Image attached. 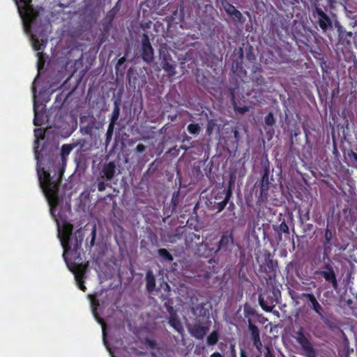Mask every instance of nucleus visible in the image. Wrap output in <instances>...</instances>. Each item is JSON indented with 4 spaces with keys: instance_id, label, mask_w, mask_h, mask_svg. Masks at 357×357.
<instances>
[{
    "instance_id": "17",
    "label": "nucleus",
    "mask_w": 357,
    "mask_h": 357,
    "mask_svg": "<svg viewBox=\"0 0 357 357\" xmlns=\"http://www.w3.org/2000/svg\"><path fill=\"white\" fill-rule=\"evenodd\" d=\"M324 241L323 242V255L322 257L324 258H328L329 257V254L332 250V240L333 237V232L329 229L328 225H327L324 231Z\"/></svg>"
},
{
    "instance_id": "7",
    "label": "nucleus",
    "mask_w": 357,
    "mask_h": 357,
    "mask_svg": "<svg viewBox=\"0 0 357 357\" xmlns=\"http://www.w3.org/2000/svg\"><path fill=\"white\" fill-rule=\"evenodd\" d=\"M141 56L146 63H151L154 59L153 48L151 44L148 34L143 33L142 38Z\"/></svg>"
},
{
    "instance_id": "1",
    "label": "nucleus",
    "mask_w": 357,
    "mask_h": 357,
    "mask_svg": "<svg viewBox=\"0 0 357 357\" xmlns=\"http://www.w3.org/2000/svg\"><path fill=\"white\" fill-rule=\"evenodd\" d=\"M42 171L43 174L38 170L39 182L52 211V208L56 207L59 203V190L63 170L60 169L59 175L56 178L51 177L50 173L44 168L42 169Z\"/></svg>"
},
{
    "instance_id": "21",
    "label": "nucleus",
    "mask_w": 357,
    "mask_h": 357,
    "mask_svg": "<svg viewBox=\"0 0 357 357\" xmlns=\"http://www.w3.org/2000/svg\"><path fill=\"white\" fill-rule=\"evenodd\" d=\"M116 172V165L114 161H110L104 165L100 172L101 177L110 181L113 178Z\"/></svg>"
},
{
    "instance_id": "13",
    "label": "nucleus",
    "mask_w": 357,
    "mask_h": 357,
    "mask_svg": "<svg viewBox=\"0 0 357 357\" xmlns=\"http://www.w3.org/2000/svg\"><path fill=\"white\" fill-rule=\"evenodd\" d=\"M262 70L258 66H253L252 72V80L253 84L259 87L261 91H264V87L266 86V82L262 75Z\"/></svg>"
},
{
    "instance_id": "29",
    "label": "nucleus",
    "mask_w": 357,
    "mask_h": 357,
    "mask_svg": "<svg viewBox=\"0 0 357 357\" xmlns=\"http://www.w3.org/2000/svg\"><path fill=\"white\" fill-rule=\"evenodd\" d=\"M119 115H120V107H119V105L117 103V102L115 101L114 107V109H113V112L112 114L109 123L116 125V123L119 119Z\"/></svg>"
},
{
    "instance_id": "23",
    "label": "nucleus",
    "mask_w": 357,
    "mask_h": 357,
    "mask_svg": "<svg viewBox=\"0 0 357 357\" xmlns=\"http://www.w3.org/2000/svg\"><path fill=\"white\" fill-rule=\"evenodd\" d=\"M273 229L278 234V239L280 241L282 238V235L283 233L287 234H289V229L284 219L282 220V222L279 225H273Z\"/></svg>"
},
{
    "instance_id": "64",
    "label": "nucleus",
    "mask_w": 357,
    "mask_h": 357,
    "mask_svg": "<svg viewBox=\"0 0 357 357\" xmlns=\"http://www.w3.org/2000/svg\"><path fill=\"white\" fill-rule=\"evenodd\" d=\"M103 333L105 334V327H102Z\"/></svg>"
},
{
    "instance_id": "53",
    "label": "nucleus",
    "mask_w": 357,
    "mask_h": 357,
    "mask_svg": "<svg viewBox=\"0 0 357 357\" xmlns=\"http://www.w3.org/2000/svg\"><path fill=\"white\" fill-rule=\"evenodd\" d=\"M199 276L203 277L204 279H208L211 277V273L209 271H205L203 274L199 275Z\"/></svg>"
},
{
    "instance_id": "4",
    "label": "nucleus",
    "mask_w": 357,
    "mask_h": 357,
    "mask_svg": "<svg viewBox=\"0 0 357 357\" xmlns=\"http://www.w3.org/2000/svg\"><path fill=\"white\" fill-rule=\"evenodd\" d=\"M278 291L273 289H265L259 296V303L261 307L266 312H271L278 303Z\"/></svg>"
},
{
    "instance_id": "18",
    "label": "nucleus",
    "mask_w": 357,
    "mask_h": 357,
    "mask_svg": "<svg viewBox=\"0 0 357 357\" xmlns=\"http://www.w3.org/2000/svg\"><path fill=\"white\" fill-rule=\"evenodd\" d=\"M73 273L79 289L83 291H86V287L84 285V281L85 268L81 264L78 265L75 270L73 271Z\"/></svg>"
},
{
    "instance_id": "24",
    "label": "nucleus",
    "mask_w": 357,
    "mask_h": 357,
    "mask_svg": "<svg viewBox=\"0 0 357 357\" xmlns=\"http://www.w3.org/2000/svg\"><path fill=\"white\" fill-rule=\"evenodd\" d=\"M146 287L149 293L153 292L155 288V276L151 271L146 274Z\"/></svg>"
},
{
    "instance_id": "62",
    "label": "nucleus",
    "mask_w": 357,
    "mask_h": 357,
    "mask_svg": "<svg viewBox=\"0 0 357 357\" xmlns=\"http://www.w3.org/2000/svg\"><path fill=\"white\" fill-rule=\"evenodd\" d=\"M181 149H184L185 151L188 150V149L189 148L188 146L185 147L184 146H181Z\"/></svg>"
},
{
    "instance_id": "27",
    "label": "nucleus",
    "mask_w": 357,
    "mask_h": 357,
    "mask_svg": "<svg viewBox=\"0 0 357 357\" xmlns=\"http://www.w3.org/2000/svg\"><path fill=\"white\" fill-rule=\"evenodd\" d=\"M119 1L116 3V5L110 9L106 14V16L104 17L105 20L113 22L114 18L116 17L117 13L120 10V6L119 5Z\"/></svg>"
},
{
    "instance_id": "38",
    "label": "nucleus",
    "mask_w": 357,
    "mask_h": 357,
    "mask_svg": "<svg viewBox=\"0 0 357 357\" xmlns=\"http://www.w3.org/2000/svg\"><path fill=\"white\" fill-rule=\"evenodd\" d=\"M265 125L267 126H273L275 123V119L274 118L273 114L272 112H269L264 118Z\"/></svg>"
},
{
    "instance_id": "16",
    "label": "nucleus",
    "mask_w": 357,
    "mask_h": 357,
    "mask_svg": "<svg viewBox=\"0 0 357 357\" xmlns=\"http://www.w3.org/2000/svg\"><path fill=\"white\" fill-rule=\"evenodd\" d=\"M234 243V237L232 231H225L221 236L220 241H218L215 252L220 250H227L229 245Z\"/></svg>"
},
{
    "instance_id": "15",
    "label": "nucleus",
    "mask_w": 357,
    "mask_h": 357,
    "mask_svg": "<svg viewBox=\"0 0 357 357\" xmlns=\"http://www.w3.org/2000/svg\"><path fill=\"white\" fill-rule=\"evenodd\" d=\"M169 312V317L168 319V324L179 334L183 335L184 331L183 325L181 321L177 315V314L174 311L172 307H169L168 309Z\"/></svg>"
},
{
    "instance_id": "3",
    "label": "nucleus",
    "mask_w": 357,
    "mask_h": 357,
    "mask_svg": "<svg viewBox=\"0 0 357 357\" xmlns=\"http://www.w3.org/2000/svg\"><path fill=\"white\" fill-rule=\"evenodd\" d=\"M294 337L301 346L303 354L305 357H317V352L314 347V344L305 333L302 327L295 332Z\"/></svg>"
},
{
    "instance_id": "10",
    "label": "nucleus",
    "mask_w": 357,
    "mask_h": 357,
    "mask_svg": "<svg viewBox=\"0 0 357 357\" xmlns=\"http://www.w3.org/2000/svg\"><path fill=\"white\" fill-rule=\"evenodd\" d=\"M209 331V324L201 325L199 323H195L188 327L190 334L197 340H203Z\"/></svg>"
},
{
    "instance_id": "20",
    "label": "nucleus",
    "mask_w": 357,
    "mask_h": 357,
    "mask_svg": "<svg viewBox=\"0 0 357 357\" xmlns=\"http://www.w3.org/2000/svg\"><path fill=\"white\" fill-rule=\"evenodd\" d=\"M83 239L84 235L82 230L80 229H77L73 236H72L70 237V249H73L74 252H77L81 248Z\"/></svg>"
},
{
    "instance_id": "11",
    "label": "nucleus",
    "mask_w": 357,
    "mask_h": 357,
    "mask_svg": "<svg viewBox=\"0 0 357 357\" xmlns=\"http://www.w3.org/2000/svg\"><path fill=\"white\" fill-rule=\"evenodd\" d=\"M31 39L33 47L36 51L44 50L48 41L47 36L45 33L41 32L37 36L36 30H34V33H31Z\"/></svg>"
},
{
    "instance_id": "45",
    "label": "nucleus",
    "mask_w": 357,
    "mask_h": 357,
    "mask_svg": "<svg viewBox=\"0 0 357 357\" xmlns=\"http://www.w3.org/2000/svg\"><path fill=\"white\" fill-rule=\"evenodd\" d=\"M126 56H122V57H121V58L118 60L117 63H116V71H117V70H119V67H120L121 66H122V65L126 62Z\"/></svg>"
},
{
    "instance_id": "63",
    "label": "nucleus",
    "mask_w": 357,
    "mask_h": 357,
    "mask_svg": "<svg viewBox=\"0 0 357 357\" xmlns=\"http://www.w3.org/2000/svg\"><path fill=\"white\" fill-rule=\"evenodd\" d=\"M153 236L155 238H157V236H156V235H155V234H153Z\"/></svg>"
},
{
    "instance_id": "37",
    "label": "nucleus",
    "mask_w": 357,
    "mask_h": 357,
    "mask_svg": "<svg viewBox=\"0 0 357 357\" xmlns=\"http://www.w3.org/2000/svg\"><path fill=\"white\" fill-rule=\"evenodd\" d=\"M112 23L113 22L109 21L103 18L101 22L102 31L105 33H108L112 28Z\"/></svg>"
},
{
    "instance_id": "58",
    "label": "nucleus",
    "mask_w": 357,
    "mask_h": 357,
    "mask_svg": "<svg viewBox=\"0 0 357 357\" xmlns=\"http://www.w3.org/2000/svg\"><path fill=\"white\" fill-rule=\"evenodd\" d=\"M234 178H235V176L234 175H231L230 176V179H229V185H231L232 183H234Z\"/></svg>"
},
{
    "instance_id": "9",
    "label": "nucleus",
    "mask_w": 357,
    "mask_h": 357,
    "mask_svg": "<svg viewBox=\"0 0 357 357\" xmlns=\"http://www.w3.org/2000/svg\"><path fill=\"white\" fill-rule=\"evenodd\" d=\"M73 226L70 223L63 225L62 231H59L58 237L64 250V254L70 250V237L73 236Z\"/></svg>"
},
{
    "instance_id": "8",
    "label": "nucleus",
    "mask_w": 357,
    "mask_h": 357,
    "mask_svg": "<svg viewBox=\"0 0 357 357\" xmlns=\"http://www.w3.org/2000/svg\"><path fill=\"white\" fill-rule=\"evenodd\" d=\"M160 59L163 70L167 73L169 77L174 76L176 75V64L166 50H160Z\"/></svg>"
},
{
    "instance_id": "36",
    "label": "nucleus",
    "mask_w": 357,
    "mask_h": 357,
    "mask_svg": "<svg viewBox=\"0 0 357 357\" xmlns=\"http://www.w3.org/2000/svg\"><path fill=\"white\" fill-rule=\"evenodd\" d=\"M115 124L109 123L107 132H106V139H105V143L109 144L112 139L113 132H114V128Z\"/></svg>"
},
{
    "instance_id": "31",
    "label": "nucleus",
    "mask_w": 357,
    "mask_h": 357,
    "mask_svg": "<svg viewBox=\"0 0 357 357\" xmlns=\"http://www.w3.org/2000/svg\"><path fill=\"white\" fill-rule=\"evenodd\" d=\"M158 254L160 257L168 261H172L174 260L173 256L165 248H160L158 250Z\"/></svg>"
},
{
    "instance_id": "25",
    "label": "nucleus",
    "mask_w": 357,
    "mask_h": 357,
    "mask_svg": "<svg viewBox=\"0 0 357 357\" xmlns=\"http://www.w3.org/2000/svg\"><path fill=\"white\" fill-rule=\"evenodd\" d=\"M74 146L69 144H63L61 149V157L63 163H66L68 155L70 153Z\"/></svg>"
},
{
    "instance_id": "56",
    "label": "nucleus",
    "mask_w": 357,
    "mask_h": 357,
    "mask_svg": "<svg viewBox=\"0 0 357 357\" xmlns=\"http://www.w3.org/2000/svg\"><path fill=\"white\" fill-rule=\"evenodd\" d=\"M240 356L241 357H248L246 352L243 350V349H241V351H240Z\"/></svg>"
},
{
    "instance_id": "2",
    "label": "nucleus",
    "mask_w": 357,
    "mask_h": 357,
    "mask_svg": "<svg viewBox=\"0 0 357 357\" xmlns=\"http://www.w3.org/2000/svg\"><path fill=\"white\" fill-rule=\"evenodd\" d=\"M321 261H323V265L319 270L314 271V275L322 277L326 282L331 284L334 289H337L338 282L331 259L330 257H328V258L322 257V260H321L320 257L319 259H314L312 264L314 266H318Z\"/></svg>"
},
{
    "instance_id": "42",
    "label": "nucleus",
    "mask_w": 357,
    "mask_h": 357,
    "mask_svg": "<svg viewBox=\"0 0 357 357\" xmlns=\"http://www.w3.org/2000/svg\"><path fill=\"white\" fill-rule=\"evenodd\" d=\"M215 126L214 121L213 119L209 120L206 126V133L210 135L213 132Z\"/></svg>"
},
{
    "instance_id": "35",
    "label": "nucleus",
    "mask_w": 357,
    "mask_h": 357,
    "mask_svg": "<svg viewBox=\"0 0 357 357\" xmlns=\"http://www.w3.org/2000/svg\"><path fill=\"white\" fill-rule=\"evenodd\" d=\"M266 266L268 267V268L271 271L273 272V275H275V271H276V267L278 266V263L276 261H274L270 258H268L266 260Z\"/></svg>"
},
{
    "instance_id": "33",
    "label": "nucleus",
    "mask_w": 357,
    "mask_h": 357,
    "mask_svg": "<svg viewBox=\"0 0 357 357\" xmlns=\"http://www.w3.org/2000/svg\"><path fill=\"white\" fill-rule=\"evenodd\" d=\"M187 130L191 135H199L201 132V127L199 123H190L187 127Z\"/></svg>"
},
{
    "instance_id": "54",
    "label": "nucleus",
    "mask_w": 357,
    "mask_h": 357,
    "mask_svg": "<svg viewBox=\"0 0 357 357\" xmlns=\"http://www.w3.org/2000/svg\"><path fill=\"white\" fill-rule=\"evenodd\" d=\"M310 218V210L308 209L307 211V212L305 213V214L303 215V220H305V221H307L309 220Z\"/></svg>"
},
{
    "instance_id": "59",
    "label": "nucleus",
    "mask_w": 357,
    "mask_h": 357,
    "mask_svg": "<svg viewBox=\"0 0 357 357\" xmlns=\"http://www.w3.org/2000/svg\"><path fill=\"white\" fill-rule=\"evenodd\" d=\"M351 156L353 160L357 162V153L353 152Z\"/></svg>"
},
{
    "instance_id": "57",
    "label": "nucleus",
    "mask_w": 357,
    "mask_h": 357,
    "mask_svg": "<svg viewBox=\"0 0 357 357\" xmlns=\"http://www.w3.org/2000/svg\"><path fill=\"white\" fill-rule=\"evenodd\" d=\"M93 314H94V315H95V317H96V319L98 320V321L100 324H104L103 321H102L101 319L98 318V317H97L96 314L95 313V310H93Z\"/></svg>"
},
{
    "instance_id": "51",
    "label": "nucleus",
    "mask_w": 357,
    "mask_h": 357,
    "mask_svg": "<svg viewBox=\"0 0 357 357\" xmlns=\"http://www.w3.org/2000/svg\"><path fill=\"white\" fill-rule=\"evenodd\" d=\"M265 357H275L273 353L269 347H266V353L265 354Z\"/></svg>"
},
{
    "instance_id": "41",
    "label": "nucleus",
    "mask_w": 357,
    "mask_h": 357,
    "mask_svg": "<svg viewBox=\"0 0 357 357\" xmlns=\"http://www.w3.org/2000/svg\"><path fill=\"white\" fill-rule=\"evenodd\" d=\"M255 310L253 308H252L250 306H249L248 305H245V307H244L245 317L250 319V317L251 316L255 315Z\"/></svg>"
},
{
    "instance_id": "48",
    "label": "nucleus",
    "mask_w": 357,
    "mask_h": 357,
    "mask_svg": "<svg viewBox=\"0 0 357 357\" xmlns=\"http://www.w3.org/2000/svg\"><path fill=\"white\" fill-rule=\"evenodd\" d=\"M97 187H98V191L102 192L105 190L106 184L105 183L104 181H100V182H98Z\"/></svg>"
},
{
    "instance_id": "12",
    "label": "nucleus",
    "mask_w": 357,
    "mask_h": 357,
    "mask_svg": "<svg viewBox=\"0 0 357 357\" xmlns=\"http://www.w3.org/2000/svg\"><path fill=\"white\" fill-rule=\"evenodd\" d=\"M315 12L318 15V24L322 31H326L329 28H332V20L329 16L320 8L316 7Z\"/></svg>"
},
{
    "instance_id": "14",
    "label": "nucleus",
    "mask_w": 357,
    "mask_h": 357,
    "mask_svg": "<svg viewBox=\"0 0 357 357\" xmlns=\"http://www.w3.org/2000/svg\"><path fill=\"white\" fill-rule=\"evenodd\" d=\"M222 6L227 15H230L234 21L243 22V15L234 6L226 0L222 1Z\"/></svg>"
},
{
    "instance_id": "19",
    "label": "nucleus",
    "mask_w": 357,
    "mask_h": 357,
    "mask_svg": "<svg viewBox=\"0 0 357 357\" xmlns=\"http://www.w3.org/2000/svg\"><path fill=\"white\" fill-rule=\"evenodd\" d=\"M73 273L79 289L83 291H86V287L84 285V281L85 268L81 264L78 265L75 270L73 271Z\"/></svg>"
},
{
    "instance_id": "43",
    "label": "nucleus",
    "mask_w": 357,
    "mask_h": 357,
    "mask_svg": "<svg viewBox=\"0 0 357 357\" xmlns=\"http://www.w3.org/2000/svg\"><path fill=\"white\" fill-rule=\"evenodd\" d=\"M253 342V345L256 347V349L259 351L261 352V349L263 347V344L261 342L260 337L252 340Z\"/></svg>"
},
{
    "instance_id": "49",
    "label": "nucleus",
    "mask_w": 357,
    "mask_h": 357,
    "mask_svg": "<svg viewBox=\"0 0 357 357\" xmlns=\"http://www.w3.org/2000/svg\"><path fill=\"white\" fill-rule=\"evenodd\" d=\"M146 344L149 346L151 348L154 349L156 347V342L154 340L146 339Z\"/></svg>"
},
{
    "instance_id": "47",
    "label": "nucleus",
    "mask_w": 357,
    "mask_h": 357,
    "mask_svg": "<svg viewBox=\"0 0 357 357\" xmlns=\"http://www.w3.org/2000/svg\"><path fill=\"white\" fill-rule=\"evenodd\" d=\"M145 150H146V146L142 144H138L135 148V151L137 153H142Z\"/></svg>"
},
{
    "instance_id": "44",
    "label": "nucleus",
    "mask_w": 357,
    "mask_h": 357,
    "mask_svg": "<svg viewBox=\"0 0 357 357\" xmlns=\"http://www.w3.org/2000/svg\"><path fill=\"white\" fill-rule=\"evenodd\" d=\"M34 135L37 139H43L44 138V131L41 128L35 129Z\"/></svg>"
},
{
    "instance_id": "5",
    "label": "nucleus",
    "mask_w": 357,
    "mask_h": 357,
    "mask_svg": "<svg viewBox=\"0 0 357 357\" xmlns=\"http://www.w3.org/2000/svg\"><path fill=\"white\" fill-rule=\"evenodd\" d=\"M25 5L24 26L26 31L32 32L35 29L39 17L38 12L31 5V0H21Z\"/></svg>"
},
{
    "instance_id": "30",
    "label": "nucleus",
    "mask_w": 357,
    "mask_h": 357,
    "mask_svg": "<svg viewBox=\"0 0 357 357\" xmlns=\"http://www.w3.org/2000/svg\"><path fill=\"white\" fill-rule=\"evenodd\" d=\"M43 123V114L40 113L37 111L36 106L34 105V119L33 124L36 126H40Z\"/></svg>"
},
{
    "instance_id": "6",
    "label": "nucleus",
    "mask_w": 357,
    "mask_h": 357,
    "mask_svg": "<svg viewBox=\"0 0 357 357\" xmlns=\"http://www.w3.org/2000/svg\"><path fill=\"white\" fill-rule=\"evenodd\" d=\"M299 298L302 300L306 299L308 302V307L314 311L326 325H329V320L325 316L324 307L312 293H302Z\"/></svg>"
},
{
    "instance_id": "52",
    "label": "nucleus",
    "mask_w": 357,
    "mask_h": 357,
    "mask_svg": "<svg viewBox=\"0 0 357 357\" xmlns=\"http://www.w3.org/2000/svg\"><path fill=\"white\" fill-rule=\"evenodd\" d=\"M182 137H183V139H182V142H190L192 139V138L188 136V135H186L185 133H184L183 135H182Z\"/></svg>"
},
{
    "instance_id": "22",
    "label": "nucleus",
    "mask_w": 357,
    "mask_h": 357,
    "mask_svg": "<svg viewBox=\"0 0 357 357\" xmlns=\"http://www.w3.org/2000/svg\"><path fill=\"white\" fill-rule=\"evenodd\" d=\"M271 183H261L259 182V193L257 195V202L258 203H264L268 201L269 197V188H270Z\"/></svg>"
},
{
    "instance_id": "32",
    "label": "nucleus",
    "mask_w": 357,
    "mask_h": 357,
    "mask_svg": "<svg viewBox=\"0 0 357 357\" xmlns=\"http://www.w3.org/2000/svg\"><path fill=\"white\" fill-rule=\"evenodd\" d=\"M230 196H231V192H230V191H229L227 193L225 198L222 201L217 203L216 207H215V208L217 209V212H221L225 208V206H226L227 204L228 203V201L230 198Z\"/></svg>"
},
{
    "instance_id": "50",
    "label": "nucleus",
    "mask_w": 357,
    "mask_h": 357,
    "mask_svg": "<svg viewBox=\"0 0 357 357\" xmlns=\"http://www.w3.org/2000/svg\"><path fill=\"white\" fill-rule=\"evenodd\" d=\"M91 305L93 306L99 305V302H98L96 295L92 296L91 299Z\"/></svg>"
},
{
    "instance_id": "28",
    "label": "nucleus",
    "mask_w": 357,
    "mask_h": 357,
    "mask_svg": "<svg viewBox=\"0 0 357 357\" xmlns=\"http://www.w3.org/2000/svg\"><path fill=\"white\" fill-rule=\"evenodd\" d=\"M248 328L251 333L252 340L260 337L259 328L252 323L250 319H248Z\"/></svg>"
},
{
    "instance_id": "60",
    "label": "nucleus",
    "mask_w": 357,
    "mask_h": 357,
    "mask_svg": "<svg viewBox=\"0 0 357 357\" xmlns=\"http://www.w3.org/2000/svg\"><path fill=\"white\" fill-rule=\"evenodd\" d=\"M265 279H266V280H271V275H266V276L265 277Z\"/></svg>"
},
{
    "instance_id": "34",
    "label": "nucleus",
    "mask_w": 357,
    "mask_h": 357,
    "mask_svg": "<svg viewBox=\"0 0 357 357\" xmlns=\"http://www.w3.org/2000/svg\"><path fill=\"white\" fill-rule=\"evenodd\" d=\"M37 56H38L37 67H38V71H40L42 69H43V68L45 66V59L44 56V54L43 52H38Z\"/></svg>"
},
{
    "instance_id": "39",
    "label": "nucleus",
    "mask_w": 357,
    "mask_h": 357,
    "mask_svg": "<svg viewBox=\"0 0 357 357\" xmlns=\"http://www.w3.org/2000/svg\"><path fill=\"white\" fill-rule=\"evenodd\" d=\"M270 170L268 167H265L263 169L262 176L259 182L261 183H270L269 182Z\"/></svg>"
},
{
    "instance_id": "26",
    "label": "nucleus",
    "mask_w": 357,
    "mask_h": 357,
    "mask_svg": "<svg viewBox=\"0 0 357 357\" xmlns=\"http://www.w3.org/2000/svg\"><path fill=\"white\" fill-rule=\"evenodd\" d=\"M220 339V334L218 331H213L206 337V344L208 346L215 345Z\"/></svg>"
},
{
    "instance_id": "61",
    "label": "nucleus",
    "mask_w": 357,
    "mask_h": 357,
    "mask_svg": "<svg viewBox=\"0 0 357 357\" xmlns=\"http://www.w3.org/2000/svg\"><path fill=\"white\" fill-rule=\"evenodd\" d=\"M104 37H105V36L103 35V36L100 38V43H102L105 41V40H104Z\"/></svg>"
},
{
    "instance_id": "55",
    "label": "nucleus",
    "mask_w": 357,
    "mask_h": 357,
    "mask_svg": "<svg viewBox=\"0 0 357 357\" xmlns=\"http://www.w3.org/2000/svg\"><path fill=\"white\" fill-rule=\"evenodd\" d=\"M210 357H223V356L220 353L215 351V352L213 353L210 356Z\"/></svg>"
},
{
    "instance_id": "40",
    "label": "nucleus",
    "mask_w": 357,
    "mask_h": 357,
    "mask_svg": "<svg viewBox=\"0 0 357 357\" xmlns=\"http://www.w3.org/2000/svg\"><path fill=\"white\" fill-rule=\"evenodd\" d=\"M232 100H233V103H234V109L236 112L239 113V114H244L245 112L248 111V107L247 106L238 107L236 105V103L234 100V95H232Z\"/></svg>"
},
{
    "instance_id": "46",
    "label": "nucleus",
    "mask_w": 357,
    "mask_h": 357,
    "mask_svg": "<svg viewBox=\"0 0 357 357\" xmlns=\"http://www.w3.org/2000/svg\"><path fill=\"white\" fill-rule=\"evenodd\" d=\"M96 226L93 227L92 231H91V246H93L96 239Z\"/></svg>"
}]
</instances>
